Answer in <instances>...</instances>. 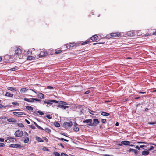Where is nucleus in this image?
<instances>
[{
  "instance_id": "obj_1",
  "label": "nucleus",
  "mask_w": 156,
  "mask_h": 156,
  "mask_svg": "<svg viewBox=\"0 0 156 156\" xmlns=\"http://www.w3.org/2000/svg\"><path fill=\"white\" fill-rule=\"evenodd\" d=\"M22 48L20 46L16 47L14 50L15 55L16 57L18 56L17 58L19 59L23 57V55L22 54Z\"/></svg>"
},
{
  "instance_id": "obj_2",
  "label": "nucleus",
  "mask_w": 156,
  "mask_h": 156,
  "mask_svg": "<svg viewBox=\"0 0 156 156\" xmlns=\"http://www.w3.org/2000/svg\"><path fill=\"white\" fill-rule=\"evenodd\" d=\"M44 103L45 104H47L49 105H53V103H59V104H62L63 105H67L68 104L66 102L62 101H60L59 102L55 100H45L44 101Z\"/></svg>"
},
{
  "instance_id": "obj_3",
  "label": "nucleus",
  "mask_w": 156,
  "mask_h": 156,
  "mask_svg": "<svg viewBox=\"0 0 156 156\" xmlns=\"http://www.w3.org/2000/svg\"><path fill=\"white\" fill-rule=\"evenodd\" d=\"M24 100L29 102H35V101L40 102L41 101V100L37 98H31L30 99H28L26 98H24Z\"/></svg>"
},
{
  "instance_id": "obj_4",
  "label": "nucleus",
  "mask_w": 156,
  "mask_h": 156,
  "mask_svg": "<svg viewBox=\"0 0 156 156\" xmlns=\"http://www.w3.org/2000/svg\"><path fill=\"white\" fill-rule=\"evenodd\" d=\"M109 35L113 37H119L121 36V33L119 32L112 33L109 34Z\"/></svg>"
},
{
  "instance_id": "obj_5",
  "label": "nucleus",
  "mask_w": 156,
  "mask_h": 156,
  "mask_svg": "<svg viewBox=\"0 0 156 156\" xmlns=\"http://www.w3.org/2000/svg\"><path fill=\"white\" fill-rule=\"evenodd\" d=\"M83 123H88L87 125L90 126H94V123H92V120L91 119H87L83 120Z\"/></svg>"
},
{
  "instance_id": "obj_6",
  "label": "nucleus",
  "mask_w": 156,
  "mask_h": 156,
  "mask_svg": "<svg viewBox=\"0 0 156 156\" xmlns=\"http://www.w3.org/2000/svg\"><path fill=\"white\" fill-rule=\"evenodd\" d=\"M15 135L16 137H20L23 135V132L20 130H18L15 133Z\"/></svg>"
},
{
  "instance_id": "obj_7",
  "label": "nucleus",
  "mask_w": 156,
  "mask_h": 156,
  "mask_svg": "<svg viewBox=\"0 0 156 156\" xmlns=\"http://www.w3.org/2000/svg\"><path fill=\"white\" fill-rule=\"evenodd\" d=\"M73 125V123L71 121H69V122H65L63 124L64 127L67 128L71 127Z\"/></svg>"
},
{
  "instance_id": "obj_8",
  "label": "nucleus",
  "mask_w": 156,
  "mask_h": 156,
  "mask_svg": "<svg viewBox=\"0 0 156 156\" xmlns=\"http://www.w3.org/2000/svg\"><path fill=\"white\" fill-rule=\"evenodd\" d=\"M135 31H130L127 32L126 35L129 37H133L135 35Z\"/></svg>"
},
{
  "instance_id": "obj_9",
  "label": "nucleus",
  "mask_w": 156,
  "mask_h": 156,
  "mask_svg": "<svg viewBox=\"0 0 156 156\" xmlns=\"http://www.w3.org/2000/svg\"><path fill=\"white\" fill-rule=\"evenodd\" d=\"M48 55V53L44 50L41 51L39 55L40 57H43L47 55Z\"/></svg>"
},
{
  "instance_id": "obj_10",
  "label": "nucleus",
  "mask_w": 156,
  "mask_h": 156,
  "mask_svg": "<svg viewBox=\"0 0 156 156\" xmlns=\"http://www.w3.org/2000/svg\"><path fill=\"white\" fill-rule=\"evenodd\" d=\"M77 45H78V44L76 43L75 42H73L72 43L69 44H67L66 45V48H67L69 46V47H76Z\"/></svg>"
},
{
  "instance_id": "obj_11",
  "label": "nucleus",
  "mask_w": 156,
  "mask_h": 156,
  "mask_svg": "<svg viewBox=\"0 0 156 156\" xmlns=\"http://www.w3.org/2000/svg\"><path fill=\"white\" fill-rule=\"evenodd\" d=\"M10 147L12 148H20L21 147V145L16 144H12L10 145Z\"/></svg>"
},
{
  "instance_id": "obj_12",
  "label": "nucleus",
  "mask_w": 156,
  "mask_h": 156,
  "mask_svg": "<svg viewBox=\"0 0 156 156\" xmlns=\"http://www.w3.org/2000/svg\"><path fill=\"white\" fill-rule=\"evenodd\" d=\"M90 40H87L86 41H84L83 43H81L80 42H78L77 43V44H78V45L80 44L81 45H84L86 44H87L89 43L90 42Z\"/></svg>"
},
{
  "instance_id": "obj_13",
  "label": "nucleus",
  "mask_w": 156,
  "mask_h": 156,
  "mask_svg": "<svg viewBox=\"0 0 156 156\" xmlns=\"http://www.w3.org/2000/svg\"><path fill=\"white\" fill-rule=\"evenodd\" d=\"M98 37L96 34L90 37V39L93 41H96L98 39Z\"/></svg>"
},
{
  "instance_id": "obj_14",
  "label": "nucleus",
  "mask_w": 156,
  "mask_h": 156,
  "mask_svg": "<svg viewBox=\"0 0 156 156\" xmlns=\"http://www.w3.org/2000/svg\"><path fill=\"white\" fill-rule=\"evenodd\" d=\"M13 114L16 116H19L20 115H23V113L22 112H14Z\"/></svg>"
},
{
  "instance_id": "obj_15",
  "label": "nucleus",
  "mask_w": 156,
  "mask_h": 156,
  "mask_svg": "<svg viewBox=\"0 0 156 156\" xmlns=\"http://www.w3.org/2000/svg\"><path fill=\"white\" fill-rule=\"evenodd\" d=\"M7 89L12 91H18V90L16 88L12 87H8Z\"/></svg>"
},
{
  "instance_id": "obj_16",
  "label": "nucleus",
  "mask_w": 156,
  "mask_h": 156,
  "mask_svg": "<svg viewBox=\"0 0 156 156\" xmlns=\"http://www.w3.org/2000/svg\"><path fill=\"white\" fill-rule=\"evenodd\" d=\"M93 122L92 123H94V125L96 126V125L99 124L100 122L98 120V119H94L93 120Z\"/></svg>"
},
{
  "instance_id": "obj_17",
  "label": "nucleus",
  "mask_w": 156,
  "mask_h": 156,
  "mask_svg": "<svg viewBox=\"0 0 156 156\" xmlns=\"http://www.w3.org/2000/svg\"><path fill=\"white\" fill-rule=\"evenodd\" d=\"M58 107H60V108L63 109H65L66 108L69 107L68 106H64L63 105L58 104Z\"/></svg>"
},
{
  "instance_id": "obj_18",
  "label": "nucleus",
  "mask_w": 156,
  "mask_h": 156,
  "mask_svg": "<svg viewBox=\"0 0 156 156\" xmlns=\"http://www.w3.org/2000/svg\"><path fill=\"white\" fill-rule=\"evenodd\" d=\"M130 143V142L128 141H122V144H123V145H129V144Z\"/></svg>"
},
{
  "instance_id": "obj_19",
  "label": "nucleus",
  "mask_w": 156,
  "mask_h": 156,
  "mask_svg": "<svg viewBox=\"0 0 156 156\" xmlns=\"http://www.w3.org/2000/svg\"><path fill=\"white\" fill-rule=\"evenodd\" d=\"M37 96L39 98L41 99H44V94L41 93H39Z\"/></svg>"
},
{
  "instance_id": "obj_20",
  "label": "nucleus",
  "mask_w": 156,
  "mask_h": 156,
  "mask_svg": "<svg viewBox=\"0 0 156 156\" xmlns=\"http://www.w3.org/2000/svg\"><path fill=\"white\" fill-rule=\"evenodd\" d=\"M7 121L9 122L15 123L17 122V120L14 119L10 118L7 119Z\"/></svg>"
},
{
  "instance_id": "obj_21",
  "label": "nucleus",
  "mask_w": 156,
  "mask_h": 156,
  "mask_svg": "<svg viewBox=\"0 0 156 156\" xmlns=\"http://www.w3.org/2000/svg\"><path fill=\"white\" fill-rule=\"evenodd\" d=\"M149 152L148 151H144L142 152V154L143 155H146L149 154Z\"/></svg>"
},
{
  "instance_id": "obj_22",
  "label": "nucleus",
  "mask_w": 156,
  "mask_h": 156,
  "mask_svg": "<svg viewBox=\"0 0 156 156\" xmlns=\"http://www.w3.org/2000/svg\"><path fill=\"white\" fill-rule=\"evenodd\" d=\"M7 139L10 141L11 142H14V140H15V138L13 137L8 136L7 137Z\"/></svg>"
},
{
  "instance_id": "obj_23",
  "label": "nucleus",
  "mask_w": 156,
  "mask_h": 156,
  "mask_svg": "<svg viewBox=\"0 0 156 156\" xmlns=\"http://www.w3.org/2000/svg\"><path fill=\"white\" fill-rule=\"evenodd\" d=\"M36 139L39 142H44V140L41 138L39 136H36Z\"/></svg>"
},
{
  "instance_id": "obj_24",
  "label": "nucleus",
  "mask_w": 156,
  "mask_h": 156,
  "mask_svg": "<svg viewBox=\"0 0 156 156\" xmlns=\"http://www.w3.org/2000/svg\"><path fill=\"white\" fill-rule=\"evenodd\" d=\"M5 95L6 96L12 97L13 96V94L10 93L9 92H6Z\"/></svg>"
},
{
  "instance_id": "obj_25",
  "label": "nucleus",
  "mask_w": 156,
  "mask_h": 156,
  "mask_svg": "<svg viewBox=\"0 0 156 156\" xmlns=\"http://www.w3.org/2000/svg\"><path fill=\"white\" fill-rule=\"evenodd\" d=\"M101 115L104 116H108L109 115V114L105 112H102Z\"/></svg>"
},
{
  "instance_id": "obj_26",
  "label": "nucleus",
  "mask_w": 156,
  "mask_h": 156,
  "mask_svg": "<svg viewBox=\"0 0 156 156\" xmlns=\"http://www.w3.org/2000/svg\"><path fill=\"white\" fill-rule=\"evenodd\" d=\"M28 89L25 88H23L21 89L20 91L21 93H25V92Z\"/></svg>"
},
{
  "instance_id": "obj_27",
  "label": "nucleus",
  "mask_w": 156,
  "mask_h": 156,
  "mask_svg": "<svg viewBox=\"0 0 156 156\" xmlns=\"http://www.w3.org/2000/svg\"><path fill=\"white\" fill-rule=\"evenodd\" d=\"M34 58H35L34 57H32V56H29L27 57V59L28 60H34Z\"/></svg>"
},
{
  "instance_id": "obj_28",
  "label": "nucleus",
  "mask_w": 156,
  "mask_h": 156,
  "mask_svg": "<svg viewBox=\"0 0 156 156\" xmlns=\"http://www.w3.org/2000/svg\"><path fill=\"white\" fill-rule=\"evenodd\" d=\"M26 108L29 111H32L33 110V108L30 106H27L26 107Z\"/></svg>"
},
{
  "instance_id": "obj_29",
  "label": "nucleus",
  "mask_w": 156,
  "mask_h": 156,
  "mask_svg": "<svg viewBox=\"0 0 156 156\" xmlns=\"http://www.w3.org/2000/svg\"><path fill=\"white\" fill-rule=\"evenodd\" d=\"M129 152H134L135 154H136L137 153V151L136 150L133 149H130L129 150Z\"/></svg>"
},
{
  "instance_id": "obj_30",
  "label": "nucleus",
  "mask_w": 156,
  "mask_h": 156,
  "mask_svg": "<svg viewBox=\"0 0 156 156\" xmlns=\"http://www.w3.org/2000/svg\"><path fill=\"white\" fill-rule=\"evenodd\" d=\"M79 129L78 127L74 126L73 128V130L76 132H77L79 131Z\"/></svg>"
},
{
  "instance_id": "obj_31",
  "label": "nucleus",
  "mask_w": 156,
  "mask_h": 156,
  "mask_svg": "<svg viewBox=\"0 0 156 156\" xmlns=\"http://www.w3.org/2000/svg\"><path fill=\"white\" fill-rule=\"evenodd\" d=\"M54 125L56 127H59L60 126L59 124L57 122H55L54 123Z\"/></svg>"
},
{
  "instance_id": "obj_32",
  "label": "nucleus",
  "mask_w": 156,
  "mask_h": 156,
  "mask_svg": "<svg viewBox=\"0 0 156 156\" xmlns=\"http://www.w3.org/2000/svg\"><path fill=\"white\" fill-rule=\"evenodd\" d=\"M18 126L21 127H23L24 126L23 124L22 123H19L18 124Z\"/></svg>"
},
{
  "instance_id": "obj_33",
  "label": "nucleus",
  "mask_w": 156,
  "mask_h": 156,
  "mask_svg": "<svg viewBox=\"0 0 156 156\" xmlns=\"http://www.w3.org/2000/svg\"><path fill=\"white\" fill-rule=\"evenodd\" d=\"M141 32V30H139L138 31H137L135 32L136 33H137V34L138 36H140V35H141V34L140 33Z\"/></svg>"
},
{
  "instance_id": "obj_34",
  "label": "nucleus",
  "mask_w": 156,
  "mask_h": 156,
  "mask_svg": "<svg viewBox=\"0 0 156 156\" xmlns=\"http://www.w3.org/2000/svg\"><path fill=\"white\" fill-rule=\"evenodd\" d=\"M29 141V139L28 137H26L24 140V142L25 143H27Z\"/></svg>"
},
{
  "instance_id": "obj_35",
  "label": "nucleus",
  "mask_w": 156,
  "mask_h": 156,
  "mask_svg": "<svg viewBox=\"0 0 156 156\" xmlns=\"http://www.w3.org/2000/svg\"><path fill=\"white\" fill-rule=\"evenodd\" d=\"M148 124L150 125H154L156 124V122H148Z\"/></svg>"
},
{
  "instance_id": "obj_36",
  "label": "nucleus",
  "mask_w": 156,
  "mask_h": 156,
  "mask_svg": "<svg viewBox=\"0 0 156 156\" xmlns=\"http://www.w3.org/2000/svg\"><path fill=\"white\" fill-rule=\"evenodd\" d=\"M37 112L39 113V114L41 115H43L44 114V113L41 111H38Z\"/></svg>"
},
{
  "instance_id": "obj_37",
  "label": "nucleus",
  "mask_w": 156,
  "mask_h": 156,
  "mask_svg": "<svg viewBox=\"0 0 156 156\" xmlns=\"http://www.w3.org/2000/svg\"><path fill=\"white\" fill-rule=\"evenodd\" d=\"M54 155L55 156H61L60 154L57 152H55L54 153Z\"/></svg>"
},
{
  "instance_id": "obj_38",
  "label": "nucleus",
  "mask_w": 156,
  "mask_h": 156,
  "mask_svg": "<svg viewBox=\"0 0 156 156\" xmlns=\"http://www.w3.org/2000/svg\"><path fill=\"white\" fill-rule=\"evenodd\" d=\"M6 106H5L4 105L0 104V108H6Z\"/></svg>"
},
{
  "instance_id": "obj_39",
  "label": "nucleus",
  "mask_w": 156,
  "mask_h": 156,
  "mask_svg": "<svg viewBox=\"0 0 156 156\" xmlns=\"http://www.w3.org/2000/svg\"><path fill=\"white\" fill-rule=\"evenodd\" d=\"M39 129L41 130H44V129L41 126H39L37 124V125L36 126Z\"/></svg>"
},
{
  "instance_id": "obj_40",
  "label": "nucleus",
  "mask_w": 156,
  "mask_h": 156,
  "mask_svg": "<svg viewBox=\"0 0 156 156\" xmlns=\"http://www.w3.org/2000/svg\"><path fill=\"white\" fill-rule=\"evenodd\" d=\"M45 131L48 133H49L51 132V131L50 129L48 128H46L45 129Z\"/></svg>"
},
{
  "instance_id": "obj_41",
  "label": "nucleus",
  "mask_w": 156,
  "mask_h": 156,
  "mask_svg": "<svg viewBox=\"0 0 156 156\" xmlns=\"http://www.w3.org/2000/svg\"><path fill=\"white\" fill-rule=\"evenodd\" d=\"M89 112L90 114H92V115H94V114L93 113L94 112V113H95L96 112H94V111H93L92 110H89Z\"/></svg>"
},
{
  "instance_id": "obj_42",
  "label": "nucleus",
  "mask_w": 156,
  "mask_h": 156,
  "mask_svg": "<svg viewBox=\"0 0 156 156\" xmlns=\"http://www.w3.org/2000/svg\"><path fill=\"white\" fill-rule=\"evenodd\" d=\"M61 155V156H69L67 154L64 153H62Z\"/></svg>"
},
{
  "instance_id": "obj_43",
  "label": "nucleus",
  "mask_w": 156,
  "mask_h": 156,
  "mask_svg": "<svg viewBox=\"0 0 156 156\" xmlns=\"http://www.w3.org/2000/svg\"><path fill=\"white\" fill-rule=\"evenodd\" d=\"M47 88L48 89H53V88L51 86H47Z\"/></svg>"
},
{
  "instance_id": "obj_44",
  "label": "nucleus",
  "mask_w": 156,
  "mask_h": 156,
  "mask_svg": "<svg viewBox=\"0 0 156 156\" xmlns=\"http://www.w3.org/2000/svg\"><path fill=\"white\" fill-rule=\"evenodd\" d=\"M46 117L49 119H52V117L50 116V115H46Z\"/></svg>"
},
{
  "instance_id": "obj_45",
  "label": "nucleus",
  "mask_w": 156,
  "mask_h": 156,
  "mask_svg": "<svg viewBox=\"0 0 156 156\" xmlns=\"http://www.w3.org/2000/svg\"><path fill=\"white\" fill-rule=\"evenodd\" d=\"M106 119H101V122L103 123H105L106 122Z\"/></svg>"
},
{
  "instance_id": "obj_46",
  "label": "nucleus",
  "mask_w": 156,
  "mask_h": 156,
  "mask_svg": "<svg viewBox=\"0 0 156 156\" xmlns=\"http://www.w3.org/2000/svg\"><path fill=\"white\" fill-rule=\"evenodd\" d=\"M5 146V144L3 143H0V147H4Z\"/></svg>"
},
{
  "instance_id": "obj_47",
  "label": "nucleus",
  "mask_w": 156,
  "mask_h": 156,
  "mask_svg": "<svg viewBox=\"0 0 156 156\" xmlns=\"http://www.w3.org/2000/svg\"><path fill=\"white\" fill-rule=\"evenodd\" d=\"M154 147L153 146H151L150 147L149 149V150L151 151V150H152L154 149Z\"/></svg>"
},
{
  "instance_id": "obj_48",
  "label": "nucleus",
  "mask_w": 156,
  "mask_h": 156,
  "mask_svg": "<svg viewBox=\"0 0 156 156\" xmlns=\"http://www.w3.org/2000/svg\"><path fill=\"white\" fill-rule=\"evenodd\" d=\"M43 140H45L46 142H47L48 141V139L45 137H43Z\"/></svg>"
},
{
  "instance_id": "obj_49",
  "label": "nucleus",
  "mask_w": 156,
  "mask_h": 156,
  "mask_svg": "<svg viewBox=\"0 0 156 156\" xmlns=\"http://www.w3.org/2000/svg\"><path fill=\"white\" fill-rule=\"evenodd\" d=\"M30 126L31 128L32 129H35V127L33 125H31Z\"/></svg>"
},
{
  "instance_id": "obj_50",
  "label": "nucleus",
  "mask_w": 156,
  "mask_h": 156,
  "mask_svg": "<svg viewBox=\"0 0 156 156\" xmlns=\"http://www.w3.org/2000/svg\"><path fill=\"white\" fill-rule=\"evenodd\" d=\"M16 68H13L10 69V70L11 71H15L16 70Z\"/></svg>"
},
{
  "instance_id": "obj_51",
  "label": "nucleus",
  "mask_w": 156,
  "mask_h": 156,
  "mask_svg": "<svg viewBox=\"0 0 156 156\" xmlns=\"http://www.w3.org/2000/svg\"><path fill=\"white\" fill-rule=\"evenodd\" d=\"M61 51L60 50L57 51H56L55 53L56 54H59L61 52Z\"/></svg>"
},
{
  "instance_id": "obj_52",
  "label": "nucleus",
  "mask_w": 156,
  "mask_h": 156,
  "mask_svg": "<svg viewBox=\"0 0 156 156\" xmlns=\"http://www.w3.org/2000/svg\"><path fill=\"white\" fill-rule=\"evenodd\" d=\"M25 122L28 124H30V122L27 119H25Z\"/></svg>"
},
{
  "instance_id": "obj_53",
  "label": "nucleus",
  "mask_w": 156,
  "mask_h": 156,
  "mask_svg": "<svg viewBox=\"0 0 156 156\" xmlns=\"http://www.w3.org/2000/svg\"><path fill=\"white\" fill-rule=\"evenodd\" d=\"M4 139L0 138V142H4Z\"/></svg>"
},
{
  "instance_id": "obj_54",
  "label": "nucleus",
  "mask_w": 156,
  "mask_h": 156,
  "mask_svg": "<svg viewBox=\"0 0 156 156\" xmlns=\"http://www.w3.org/2000/svg\"><path fill=\"white\" fill-rule=\"evenodd\" d=\"M2 119H7V118L5 116H2Z\"/></svg>"
},
{
  "instance_id": "obj_55",
  "label": "nucleus",
  "mask_w": 156,
  "mask_h": 156,
  "mask_svg": "<svg viewBox=\"0 0 156 156\" xmlns=\"http://www.w3.org/2000/svg\"><path fill=\"white\" fill-rule=\"evenodd\" d=\"M90 92V90H88L85 92L84 93L85 94H89Z\"/></svg>"
},
{
  "instance_id": "obj_56",
  "label": "nucleus",
  "mask_w": 156,
  "mask_h": 156,
  "mask_svg": "<svg viewBox=\"0 0 156 156\" xmlns=\"http://www.w3.org/2000/svg\"><path fill=\"white\" fill-rule=\"evenodd\" d=\"M139 144H146V143L145 142H137Z\"/></svg>"
},
{
  "instance_id": "obj_57",
  "label": "nucleus",
  "mask_w": 156,
  "mask_h": 156,
  "mask_svg": "<svg viewBox=\"0 0 156 156\" xmlns=\"http://www.w3.org/2000/svg\"><path fill=\"white\" fill-rule=\"evenodd\" d=\"M12 104L13 105H18V103H17L16 102H13L12 103Z\"/></svg>"
},
{
  "instance_id": "obj_58",
  "label": "nucleus",
  "mask_w": 156,
  "mask_h": 156,
  "mask_svg": "<svg viewBox=\"0 0 156 156\" xmlns=\"http://www.w3.org/2000/svg\"><path fill=\"white\" fill-rule=\"evenodd\" d=\"M135 148L138 149V150H140V147L138 146H136L135 147Z\"/></svg>"
},
{
  "instance_id": "obj_59",
  "label": "nucleus",
  "mask_w": 156,
  "mask_h": 156,
  "mask_svg": "<svg viewBox=\"0 0 156 156\" xmlns=\"http://www.w3.org/2000/svg\"><path fill=\"white\" fill-rule=\"evenodd\" d=\"M145 146L144 145H140V148H143L144 147H145Z\"/></svg>"
},
{
  "instance_id": "obj_60",
  "label": "nucleus",
  "mask_w": 156,
  "mask_h": 156,
  "mask_svg": "<svg viewBox=\"0 0 156 156\" xmlns=\"http://www.w3.org/2000/svg\"><path fill=\"white\" fill-rule=\"evenodd\" d=\"M58 139H59V140H62V141H63L64 140V139L63 138H58Z\"/></svg>"
},
{
  "instance_id": "obj_61",
  "label": "nucleus",
  "mask_w": 156,
  "mask_h": 156,
  "mask_svg": "<svg viewBox=\"0 0 156 156\" xmlns=\"http://www.w3.org/2000/svg\"><path fill=\"white\" fill-rule=\"evenodd\" d=\"M122 145H123V144H122V142H121V143H119V144H118V145L119 146H121Z\"/></svg>"
},
{
  "instance_id": "obj_62",
  "label": "nucleus",
  "mask_w": 156,
  "mask_h": 156,
  "mask_svg": "<svg viewBox=\"0 0 156 156\" xmlns=\"http://www.w3.org/2000/svg\"><path fill=\"white\" fill-rule=\"evenodd\" d=\"M32 53V52L30 51H28L27 52V53L28 54H30Z\"/></svg>"
},
{
  "instance_id": "obj_63",
  "label": "nucleus",
  "mask_w": 156,
  "mask_h": 156,
  "mask_svg": "<svg viewBox=\"0 0 156 156\" xmlns=\"http://www.w3.org/2000/svg\"><path fill=\"white\" fill-rule=\"evenodd\" d=\"M60 145L61 146V147H62V148H64V147L62 143H60Z\"/></svg>"
},
{
  "instance_id": "obj_64",
  "label": "nucleus",
  "mask_w": 156,
  "mask_h": 156,
  "mask_svg": "<svg viewBox=\"0 0 156 156\" xmlns=\"http://www.w3.org/2000/svg\"><path fill=\"white\" fill-rule=\"evenodd\" d=\"M25 136H28L29 134H28L27 132H25Z\"/></svg>"
}]
</instances>
